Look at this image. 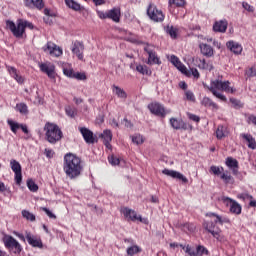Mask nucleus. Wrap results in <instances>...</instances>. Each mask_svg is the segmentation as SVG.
Here are the masks:
<instances>
[{"label": "nucleus", "mask_w": 256, "mask_h": 256, "mask_svg": "<svg viewBox=\"0 0 256 256\" xmlns=\"http://www.w3.org/2000/svg\"><path fill=\"white\" fill-rule=\"evenodd\" d=\"M63 171L68 179H77L83 173L81 158L73 153L64 156Z\"/></svg>", "instance_id": "nucleus-1"}, {"label": "nucleus", "mask_w": 256, "mask_h": 256, "mask_svg": "<svg viewBox=\"0 0 256 256\" xmlns=\"http://www.w3.org/2000/svg\"><path fill=\"white\" fill-rule=\"evenodd\" d=\"M231 82L229 81H221L219 79L212 80L210 82L209 86H205L214 97L217 99H220V101L227 102V97L221 93L224 91V93H235V89H233L231 86Z\"/></svg>", "instance_id": "nucleus-2"}, {"label": "nucleus", "mask_w": 256, "mask_h": 256, "mask_svg": "<svg viewBox=\"0 0 256 256\" xmlns=\"http://www.w3.org/2000/svg\"><path fill=\"white\" fill-rule=\"evenodd\" d=\"M6 27L11 31V33L16 37L17 39H21L23 35L25 34V29H34L33 23L24 20V19H18L15 22L11 20L6 21Z\"/></svg>", "instance_id": "nucleus-3"}, {"label": "nucleus", "mask_w": 256, "mask_h": 256, "mask_svg": "<svg viewBox=\"0 0 256 256\" xmlns=\"http://www.w3.org/2000/svg\"><path fill=\"white\" fill-rule=\"evenodd\" d=\"M44 131L46 132V140L48 143L55 144L57 141H61L63 138V132L59 129L57 124L46 123L44 126Z\"/></svg>", "instance_id": "nucleus-4"}, {"label": "nucleus", "mask_w": 256, "mask_h": 256, "mask_svg": "<svg viewBox=\"0 0 256 256\" xmlns=\"http://www.w3.org/2000/svg\"><path fill=\"white\" fill-rule=\"evenodd\" d=\"M3 243L6 249L10 251V253H15V255H19V253L23 251V247H21V244L19 243V241H17L11 235H5L3 237Z\"/></svg>", "instance_id": "nucleus-5"}, {"label": "nucleus", "mask_w": 256, "mask_h": 256, "mask_svg": "<svg viewBox=\"0 0 256 256\" xmlns=\"http://www.w3.org/2000/svg\"><path fill=\"white\" fill-rule=\"evenodd\" d=\"M147 15L151 21H154L155 23H162V21H165V14H163V11L155 4H149L147 8Z\"/></svg>", "instance_id": "nucleus-6"}, {"label": "nucleus", "mask_w": 256, "mask_h": 256, "mask_svg": "<svg viewBox=\"0 0 256 256\" xmlns=\"http://www.w3.org/2000/svg\"><path fill=\"white\" fill-rule=\"evenodd\" d=\"M43 51H45V53L48 52L50 55H52V57H61L63 55V49H61L53 42H48L43 47Z\"/></svg>", "instance_id": "nucleus-7"}, {"label": "nucleus", "mask_w": 256, "mask_h": 256, "mask_svg": "<svg viewBox=\"0 0 256 256\" xmlns=\"http://www.w3.org/2000/svg\"><path fill=\"white\" fill-rule=\"evenodd\" d=\"M148 109L152 113V115H156L157 117H165V115H167L163 104H160L158 102H153L149 104Z\"/></svg>", "instance_id": "nucleus-8"}, {"label": "nucleus", "mask_w": 256, "mask_h": 256, "mask_svg": "<svg viewBox=\"0 0 256 256\" xmlns=\"http://www.w3.org/2000/svg\"><path fill=\"white\" fill-rule=\"evenodd\" d=\"M10 167H11L12 171L15 173L16 185H21V181H23V174L21 172V164L17 160H11Z\"/></svg>", "instance_id": "nucleus-9"}, {"label": "nucleus", "mask_w": 256, "mask_h": 256, "mask_svg": "<svg viewBox=\"0 0 256 256\" xmlns=\"http://www.w3.org/2000/svg\"><path fill=\"white\" fill-rule=\"evenodd\" d=\"M204 227L217 241H225V237L221 235V230H215V224L213 222H204Z\"/></svg>", "instance_id": "nucleus-10"}, {"label": "nucleus", "mask_w": 256, "mask_h": 256, "mask_svg": "<svg viewBox=\"0 0 256 256\" xmlns=\"http://www.w3.org/2000/svg\"><path fill=\"white\" fill-rule=\"evenodd\" d=\"M71 51L73 55H75L77 59H79V61H83V52L85 51V45L83 44V42L75 41L71 46Z\"/></svg>", "instance_id": "nucleus-11"}, {"label": "nucleus", "mask_w": 256, "mask_h": 256, "mask_svg": "<svg viewBox=\"0 0 256 256\" xmlns=\"http://www.w3.org/2000/svg\"><path fill=\"white\" fill-rule=\"evenodd\" d=\"M222 200L226 205H230V211L234 213V215H241L242 208L241 205L237 203V201L229 197H223Z\"/></svg>", "instance_id": "nucleus-12"}, {"label": "nucleus", "mask_w": 256, "mask_h": 256, "mask_svg": "<svg viewBox=\"0 0 256 256\" xmlns=\"http://www.w3.org/2000/svg\"><path fill=\"white\" fill-rule=\"evenodd\" d=\"M163 175H167V177H172V179H179L182 183H189V179L185 177L182 173L175 171V170H169L164 169L162 170Z\"/></svg>", "instance_id": "nucleus-13"}, {"label": "nucleus", "mask_w": 256, "mask_h": 256, "mask_svg": "<svg viewBox=\"0 0 256 256\" xmlns=\"http://www.w3.org/2000/svg\"><path fill=\"white\" fill-rule=\"evenodd\" d=\"M40 71L46 73L50 79H55V65L46 62L39 65Z\"/></svg>", "instance_id": "nucleus-14"}, {"label": "nucleus", "mask_w": 256, "mask_h": 256, "mask_svg": "<svg viewBox=\"0 0 256 256\" xmlns=\"http://www.w3.org/2000/svg\"><path fill=\"white\" fill-rule=\"evenodd\" d=\"M26 239L29 245H31L32 247L43 249V241H41V238L34 236L30 232H26Z\"/></svg>", "instance_id": "nucleus-15"}, {"label": "nucleus", "mask_w": 256, "mask_h": 256, "mask_svg": "<svg viewBox=\"0 0 256 256\" xmlns=\"http://www.w3.org/2000/svg\"><path fill=\"white\" fill-rule=\"evenodd\" d=\"M144 51L148 53V64L149 65H161V61L159 60V57H157V54L152 51L150 46H146L144 48Z\"/></svg>", "instance_id": "nucleus-16"}, {"label": "nucleus", "mask_w": 256, "mask_h": 256, "mask_svg": "<svg viewBox=\"0 0 256 256\" xmlns=\"http://www.w3.org/2000/svg\"><path fill=\"white\" fill-rule=\"evenodd\" d=\"M79 131L86 143L88 144L95 143V137L93 136V132L89 130V128L80 127Z\"/></svg>", "instance_id": "nucleus-17"}, {"label": "nucleus", "mask_w": 256, "mask_h": 256, "mask_svg": "<svg viewBox=\"0 0 256 256\" xmlns=\"http://www.w3.org/2000/svg\"><path fill=\"white\" fill-rule=\"evenodd\" d=\"M129 219L134 221V223H143L144 225H149V219L142 218L139 213L135 212V210H129Z\"/></svg>", "instance_id": "nucleus-18"}, {"label": "nucleus", "mask_w": 256, "mask_h": 256, "mask_svg": "<svg viewBox=\"0 0 256 256\" xmlns=\"http://www.w3.org/2000/svg\"><path fill=\"white\" fill-rule=\"evenodd\" d=\"M226 47L235 55H241L242 51H243V46H241V44H239L238 42H235L233 40L228 41L226 43Z\"/></svg>", "instance_id": "nucleus-19"}, {"label": "nucleus", "mask_w": 256, "mask_h": 256, "mask_svg": "<svg viewBox=\"0 0 256 256\" xmlns=\"http://www.w3.org/2000/svg\"><path fill=\"white\" fill-rule=\"evenodd\" d=\"M226 165L231 169L233 175L239 174V161L233 157L226 158Z\"/></svg>", "instance_id": "nucleus-20"}, {"label": "nucleus", "mask_w": 256, "mask_h": 256, "mask_svg": "<svg viewBox=\"0 0 256 256\" xmlns=\"http://www.w3.org/2000/svg\"><path fill=\"white\" fill-rule=\"evenodd\" d=\"M6 69H7L8 73L11 75V77H13V79H15V81H17V83H19L21 85L25 82V78H23V76H21L19 74V72L16 70L15 67L6 66Z\"/></svg>", "instance_id": "nucleus-21"}, {"label": "nucleus", "mask_w": 256, "mask_h": 256, "mask_svg": "<svg viewBox=\"0 0 256 256\" xmlns=\"http://www.w3.org/2000/svg\"><path fill=\"white\" fill-rule=\"evenodd\" d=\"M170 62L172 63V65H175L176 68L181 71V73H184V75H188L187 73V67H185L183 65V63H181V60H179V58L175 55H171L170 56Z\"/></svg>", "instance_id": "nucleus-22"}, {"label": "nucleus", "mask_w": 256, "mask_h": 256, "mask_svg": "<svg viewBox=\"0 0 256 256\" xmlns=\"http://www.w3.org/2000/svg\"><path fill=\"white\" fill-rule=\"evenodd\" d=\"M24 5L28 7L29 9H33L35 7L36 9H43L45 7V3H43V0H23Z\"/></svg>", "instance_id": "nucleus-23"}, {"label": "nucleus", "mask_w": 256, "mask_h": 256, "mask_svg": "<svg viewBox=\"0 0 256 256\" xmlns=\"http://www.w3.org/2000/svg\"><path fill=\"white\" fill-rule=\"evenodd\" d=\"M104 145L107 149H111V141L113 140V133L111 130H104L101 134Z\"/></svg>", "instance_id": "nucleus-24"}, {"label": "nucleus", "mask_w": 256, "mask_h": 256, "mask_svg": "<svg viewBox=\"0 0 256 256\" xmlns=\"http://www.w3.org/2000/svg\"><path fill=\"white\" fill-rule=\"evenodd\" d=\"M213 31H215V33H225V31H227V21L220 20L215 22L213 25Z\"/></svg>", "instance_id": "nucleus-25"}, {"label": "nucleus", "mask_w": 256, "mask_h": 256, "mask_svg": "<svg viewBox=\"0 0 256 256\" xmlns=\"http://www.w3.org/2000/svg\"><path fill=\"white\" fill-rule=\"evenodd\" d=\"M108 19H111L115 23H119L121 19V10L119 8H113L108 11Z\"/></svg>", "instance_id": "nucleus-26"}, {"label": "nucleus", "mask_w": 256, "mask_h": 256, "mask_svg": "<svg viewBox=\"0 0 256 256\" xmlns=\"http://www.w3.org/2000/svg\"><path fill=\"white\" fill-rule=\"evenodd\" d=\"M200 51L204 57H213L214 51L213 47L209 46L208 44L201 43L199 45Z\"/></svg>", "instance_id": "nucleus-27"}, {"label": "nucleus", "mask_w": 256, "mask_h": 256, "mask_svg": "<svg viewBox=\"0 0 256 256\" xmlns=\"http://www.w3.org/2000/svg\"><path fill=\"white\" fill-rule=\"evenodd\" d=\"M241 137L242 139H245V141H247L249 149H256L255 138H253L251 134L243 133L241 134Z\"/></svg>", "instance_id": "nucleus-28"}, {"label": "nucleus", "mask_w": 256, "mask_h": 256, "mask_svg": "<svg viewBox=\"0 0 256 256\" xmlns=\"http://www.w3.org/2000/svg\"><path fill=\"white\" fill-rule=\"evenodd\" d=\"M201 104L204 107H211L212 109H219V105H217V103H215L213 100H211V98L209 97H204L201 101Z\"/></svg>", "instance_id": "nucleus-29"}, {"label": "nucleus", "mask_w": 256, "mask_h": 256, "mask_svg": "<svg viewBox=\"0 0 256 256\" xmlns=\"http://www.w3.org/2000/svg\"><path fill=\"white\" fill-rule=\"evenodd\" d=\"M170 124L173 129L179 130V129H185V122L183 120H178L177 118H171Z\"/></svg>", "instance_id": "nucleus-30"}, {"label": "nucleus", "mask_w": 256, "mask_h": 256, "mask_svg": "<svg viewBox=\"0 0 256 256\" xmlns=\"http://www.w3.org/2000/svg\"><path fill=\"white\" fill-rule=\"evenodd\" d=\"M112 91L120 99H127V93H125V90L121 89L119 86L113 85L112 86Z\"/></svg>", "instance_id": "nucleus-31"}, {"label": "nucleus", "mask_w": 256, "mask_h": 256, "mask_svg": "<svg viewBox=\"0 0 256 256\" xmlns=\"http://www.w3.org/2000/svg\"><path fill=\"white\" fill-rule=\"evenodd\" d=\"M206 217H215L214 223H220V225H223L224 223H228L229 220L226 218H222L221 216L217 215L216 213L210 212L206 214Z\"/></svg>", "instance_id": "nucleus-32"}, {"label": "nucleus", "mask_w": 256, "mask_h": 256, "mask_svg": "<svg viewBox=\"0 0 256 256\" xmlns=\"http://www.w3.org/2000/svg\"><path fill=\"white\" fill-rule=\"evenodd\" d=\"M65 4L69 9H73V11H81V4L75 2V0H65Z\"/></svg>", "instance_id": "nucleus-33"}, {"label": "nucleus", "mask_w": 256, "mask_h": 256, "mask_svg": "<svg viewBox=\"0 0 256 256\" xmlns=\"http://www.w3.org/2000/svg\"><path fill=\"white\" fill-rule=\"evenodd\" d=\"M63 73H64V75H66V77H70L71 79H73V77H75V72L73 71L71 64H65L63 66Z\"/></svg>", "instance_id": "nucleus-34"}, {"label": "nucleus", "mask_w": 256, "mask_h": 256, "mask_svg": "<svg viewBox=\"0 0 256 256\" xmlns=\"http://www.w3.org/2000/svg\"><path fill=\"white\" fill-rule=\"evenodd\" d=\"M227 136V128L225 126H218L216 130L217 139H223V137Z\"/></svg>", "instance_id": "nucleus-35"}, {"label": "nucleus", "mask_w": 256, "mask_h": 256, "mask_svg": "<svg viewBox=\"0 0 256 256\" xmlns=\"http://www.w3.org/2000/svg\"><path fill=\"white\" fill-rule=\"evenodd\" d=\"M16 111L21 113V115H27V113H29V108L27 107V104L19 103L16 105Z\"/></svg>", "instance_id": "nucleus-36"}, {"label": "nucleus", "mask_w": 256, "mask_h": 256, "mask_svg": "<svg viewBox=\"0 0 256 256\" xmlns=\"http://www.w3.org/2000/svg\"><path fill=\"white\" fill-rule=\"evenodd\" d=\"M132 143H134V145H143L145 138H143L141 134H135L132 136Z\"/></svg>", "instance_id": "nucleus-37"}, {"label": "nucleus", "mask_w": 256, "mask_h": 256, "mask_svg": "<svg viewBox=\"0 0 256 256\" xmlns=\"http://www.w3.org/2000/svg\"><path fill=\"white\" fill-rule=\"evenodd\" d=\"M136 71H138V73H141V75H151L149 67L145 65L136 66Z\"/></svg>", "instance_id": "nucleus-38"}, {"label": "nucleus", "mask_w": 256, "mask_h": 256, "mask_svg": "<svg viewBox=\"0 0 256 256\" xmlns=\"http://www.w3.org/2000/svg\"><path fill=\"white\" fill-rule=\"evenodd\" d=\"M199 67H201V69H205L206 71H213L214 69L213 63H207L205 59L200 61Z\"/></svg>", "instance_id": "nucleus-39"}, {"label": "nucleus", "mask_w": 256, "mask_h": 256, "mask_svg": "<svg viewBox=\"0 0 256 256\" xmlns=\"http://www.w3.org/2000/svg\"><path fill=\"white\" fill-rule=\"evenodd\" d=\"M8 125L10 126L12 133H17V130L21 129V124L12 120H8Z\"/></svg>", "instance_id": "nucleus-40"}, {"label": "nucleus", "mask_w": 256, "mask_h": 256, "mask_svg": "<svg viewBox=\"0 0 256 256\" xmlns=\"http://www.w3.org/2000/svg\"><path fill=\"white\" fill-rule=\"evenodd\" d=\"M182 229L186 233H187V231H188V233H194L195 232V224H193V223H185V224H183Z\"/></svg>", "instance_id": "nucleus-41"}, {"label": "nucleus", "mask_w": 256, "mask_h": 256, "mask_svg": "<svg viewBox=\"0 0 256 256\" xmlns=\"http://www.w3.org/2000/svg\"><path fill=\"white\" fill-rule=\"evenodd\" d=\"M27 187L32 193H36V191H39V186L35 183L33 180H28L27 181Z\"/></svg>", "instance_id": "nucleus-42"}, {"label": "nucleus", "mask_w": 256, "mask_h": 256, "mask_svg": "<svg viewBox=\"0 0 256 256\" xmlns=\"http://www.w3.org/2000/svg\"><path fill=\"white\" fill-rule=\"evenodd\" d=\"M22 217L27 221H35L34 214L29 212L28 210H22Z\"/></svg>", "instance_id": "nucleus-43"}, {"label": "nucleus", "mask_w": 256, "mask_h": 256, "mask_svg": "<svg viewBox=\"0 0 256 256\" xmlns=\"http://www.w3.org/2000/svg\"><path fill=\"white\" fill-rule=\"evenodd\" d=\"M166 32L172 39H177V29L174 28L173 26H167Z\"/></svg>", "instance_id": "nucleus-44"}, {"label": "nucleus", "mask_w": 256, "mask_h": 256, "mask_svg": "<svg viewBox=\"0 0 256 256\" xmlns=\"http://www.w3.org/2000/svg\"><path fill=\"white\" fill-rule=\"evenodd\" d=\"M224 168L223 167H219V166H211L210 167V173H212L213 175H221V173H223Z\"/></svg>", "instance_id": "nucleus-45"}, {"label": "nucleus", "mask_w": 256, "mask_h": 256, "mask_svg": "<svg viewBox=\"0 0 256 256\" xmlns=\"http://www.w3.org/2000/svg\"><path fill=\"white\" fill-rule=\"evenodd\" d=\"M65 111H66V115L68 117L73 118V117H75V115H77V108H73L71 106H68V107L65 108Z\"/></svg>", "instance_id": "nucleus-46"}, {"label": "nucleus", "mask_w": 256, "mask_h": 256, "mask_svg": "<svg viewBox=\"0 0 256 256\" xmlns=\"http://www.w3.org/2000/svg\"><path fill=\"white\" fill-rule=\"evenodd\" d=\"M220 178L222 179V181H224L225 183H234V179L233 176L227 174V173H222Z\"/></svg>", "instance_id": "nucleus-47"}, {"label": "nucleus", "mask_w": 256, "mask_h": 256, "mask_svg": "<svg viewBox=\"0 0 256 256\" xmlns=\"http://www.w3.org/2000/svg\"><path fill=\"white\" fill-rule=\"evenodd\" d=\"M137 253H141V247L137 245L129 247V255H137Z\"/></svg>", "instance_id": "nucleus-48"}, {"label": "nucleus", "mask_w": 256, "mask_h": 256, "mask_svg": "<svg viewBox=\"0 0 256 256\" xmlns=\"http://www.w3.org/2000/svg\"><path fill=\"white\" fill-rule=\"evenodd\" d=\"M196 252L198 256L209 255V250H207V248H205L204 246H198L196 248Z\"/></svg>", "instance_id": "nucleus-49"}, {"label": "nucleus", "mask_w": 256, "mask_h": 256, "mask_svg": "<svg viewBox=\"0 0 256 256\" xmlns=\"http://www.w3.org/2000/svg\"><path fill=\"white\" fill-rule=\"evenodd\" d=\"M230 103H232L234 109H241L243 107V104L235 98H230Z\"/></svg>", "instance_id": "nucleus-50"}, {"label": "nucleus", "mask_w": 256, "mask_h": 256, "mask_svg": "<svg viewBox=\"0 0 256 256\" xmlns=\"http://www.w3.org/2000/svg\"><path fill=\"white\" fill-rule=\"evenodd\" d=\"M73 79H78V81H85V79H87V76L85 75V73L77 72L74 73Z\"/></svg>", "instance_id": "nucleus-51"}, {"label": "nucleus", "mask_w": 256, "mask_h": 256, "mask_svg": "<svg viewBox=\"0 0 256 256\" xmlns=\"http://www.w3.org/2000/svg\"><path fill=\"white\" fill-rule=\"evenodd\" d=\"M185 253H188L189 256H198L197 250L191 248V246H189V245L186 246Z\"/></svg>", "instance_id": "nucleus-52"}, {"label": "nucleus", "mask_w": 256, "mask_h": 256, "mask_svg": "<svg viewBox=\"0 0 256 256\" xmlns=\"http://www.w3.org/2000/svg\"><path fill=\"white\" fill-rule=\"evenodd\" d=\"M170 5H176L177 7H183L185 0H169Z\"/></svg>", "instance_id": "nucleus-53"}, {"label": "nucleus", "mask_w": 256, "mask_h": 256, "mask_svg": "<svg viewBox=\"0 0 256 256\" xmlns=\"http://www.w3.org/2000/svg\"><path fill=\"white\" fill-rule=\"evenodd\" d=\"M41 211H44V213H46V215H48L50 219H57V216H55V214H53V212H51L49 208L42 207Z\"/></svg>", "instance_id": "nucleus-54"}, {"label": "nucleus", "mask_w": 256, "mask_h": 256, "mask_svg": "<svg viewBox=\"0 0 256 256\" xmlns=\"http://www.w3.org/2000/svg\"><path fill=\"white\" fill-rule=\"evenodd\" d=\"M185 97H186L187 101L195 102V94H193L190 90H187L185 92Z\"/></svg>", "instance_id": "nucleus-55"}, {"label": "nucleus", "mask_w": 256, "mask_h": 256, "mask_svg": "<svg viewBox=\"0 0 256 256\" xmlns=\"http://www.w3.org/2000/svg\"><path fill=\"white\" fill-rule=\"evenodd\" d=\"M96 13H97L99 19H109L108 11L104 12V11H101V10H97Z\"/></svg>", "instance_id": "nucleus-56"}, {"label": "nucleus", "mask_w": 256, "mask_h": 256, "mask_svg": "<svg viewBox=\"0 0 256 256\" xmlns=\"http://www.w3.org/2000/svg\"><path fill=\"white\" fill-rule=\"evenodd\" d=\"M108 161H109L110 165H119V163H120L119 158H117L115 156L108 157Z\"/></svg>", "instance_id": "nucleus-57"}, {"label": "nucleus", "mask_w": 256, "mask_h": 256, "mask_svg": "<svg viewBox=\"0 0 256 256\" xmlns=\"http://www.w3.org/2000/svg\"><path fill=\"white\" fill-rule=\"evenodd\" d=\"M242 7L246 10L249 11V13H253V11H255V8L253 6H251L249 3L247 2H243L242 3Z\"/></svg>", "instance_id": "nucleus-58"}, {"label": "nucleus", "mask_w": 256, "mask_h": 256, "mask_svg": "<svg viewBox=\"0 0 256 256\" xmlns=\"http://www.w3.org/2000/svg\"><path fill=\"white\" fill-rule=\"evenodd\" d=\"M248 77H256V66H253L249 69L248 72H246Z\"/></svg>", "instance_id": "nucleus-59"}, {"label": "nucleus", "mask_w": 256, "mask_h": 256, "mask_svg": "<svg viewBox=\"0 0 256 256\" xmlns=\"http://www.w3.org/2000/svg\"><path fill=\"white\" fill-rule=\"evenodd\" d=\"M188 118L191 119V121H195V123H199L201 121V118L195 114L188 113Z\"/></svg>", "instance_id": "nucleus-60"}, {"label": "nucleus", "mask_w": 256, "mask_h": 256, "mask_svg": "<svg viewBox=\"0 0 256 256\" xmlns=\"http://www.w3.org/2000/svg\"><path fill=\"white\" fill-rule=\"evenodd\" d=\"M238 198L239 199H243V200H245V199H253V196H251V195H249V193L245 192V193L239 194Z\"/></svg>", "instance_id": "nucleus-61"}, {"label": "nucleus", "mask_w": 256, "mask_h": 256, "mask_svg": "<svg viewBox=\"0 0 256 256\" xmlns=\"http://www.w3.org/2000/svg\"><path fill=\"white\" fill-rule=\"evenodd\" d=\"M45 155L48 159H53V155H55V152L51 149H45Z\"/></svg>", "instance_id": "nucleus-62"}, {"label": "nucleus", "mask_w": 256, "mask_h": 256, "mask_svg": "<svg viewBox=\"0 0 256 256\" xmlns=\"http://www.w3.org/2000/svg\"><path fill=\"white\" fill-rule=\"evenodd\" d=\"M121 213L127 219L129 217V208H121Z\"/></svg>", "instance_id": "nucleus-63"}, {"label": "nucleus", "mask_w": 256, "mask_h": 256, "mask_svg": "<svg viewBox=\"0 0 256 256\" xmlns=\"http://www.w3.org/2000/svg\"><path fill=\"white\" fill-rule=\"evenodd\" d=\"M249 123H253V125H256V116L255 115H250L248 117Z\"/></svg>", "instance_id": "nucleus-64"}]
</instances>
